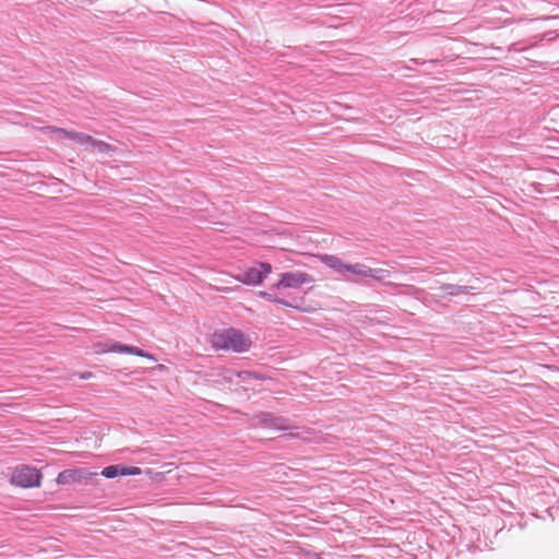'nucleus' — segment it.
<instances>
[{
    "label": "nucleus",
    "mask_w": 559,
    "mask_h": 559,
    "mask_svg": "<svg viewBox=\"0 0 559 559\" xmlns=\"http://www.w3.org/2000/svg\"><path fill=\"white\" fill-rule=\"evenodd\" d=\"M142 473L138 466L110 465L102 471V475L106 478H115L118 476H134Z\"/></svg>",
    "instance_id": "nucleus-8"
},
{
    "label": "nucleus",
    "mask_w": 559,
    "mask_h": 559,
    "mask_svg": "<svg viewBox=\"0 0 559 559\" xmlns=\"http://www.w3.org/2000/svg\"><path fill=\"white\" fill-rule=\"evenodd\" d=\"M91 147L100 154H107V153L115 152V147L111 144H109L105 141H102V140H97L95 138H93Z\"/></svg>",
    "instance_id": "nucleus-12"
},
{
    "label": "nucleus",
    "mask_w": 559,
    "mask_h": 559,
    "mask_svg": "<svg viewBox=\"0 0 559 559\" xmlns=\"http://www.w3.org/2000/svg\"><path fill=\"white\" fill-rule=\"evenodd\" d=\"M261 424L265 428L286 430L288 428L287 420L283 417H275L271 414H263L261 417Z\"/></svg>",
    "instance_id": "nucleus-9"
},
{
    "label": "nucleus",
    "mask_w": 559,
    "mask_h": 559,
    "mask_svg": "<svg viewBox=\"0 0 559 559\" xmlns=\"http://www.w3.org/2000/svg\"><path fill=\"white\" fill-rule=\"evenodd\" d=\"M41 131H44L46 133H52L55 140L61 141L62 139L70 140V134H72L73 130H67V129L58 128L55 126H48V127L41 128Z\"/></svg>",
    "instance_id": "nucleus-10"
},
{
    "label": "nucleus",
    "mask_w": 559,
    "mask_h": 559,
    "mask_svg": "<svg viewBox=\"0 0 559 559\" xmlns=\"http://www.w3.org/2000/svg\"><path fill=\"white\" fill-rule=\"evenodd\" d=\"M272 272L270 263L257 262L254 265L246 269L241 274L233 276L224 273L225 276L234 278L245 285H260L264 278Z\"/></svg>",
    "instance_id": "nucleus-4"
},
{
    "label": "nucleus",
    "mask_w": 559,
    "mask_h": 559,
    "mask_svg": "<svg viewBox=\"0 0 559 559\" xmlns=\"http://www.w3.org/2000/svg\"><path fill=\"white\" fill-rule=\"evenodd\" d=\"M94 476H97V473L86 468H68L57 475L56 483L62 486L86 484Z\"/></svg>",
    "instance_id": "nucleus-7"
},
{
    "label": "nucleus",
    "mask_w": 559,
    "mask_h": 559,
    "mask_svg": "<svg viewBox=\"0 0 559 559\" xmlns=\"http://www.w3.org/2000/svg\"><path fill=\"white\" fill-rule=\"evenodd\" d=\"M314 280L313 277L302 271H290V272H284L280 274L278 282L274 285L275 288L282 289V288H300L301 286L306 284L312 283Z\"/></svg>",
    "instance_id": "nucleus-6"
},
{
    "label": "nucleus",
    "mask_w": 559,
    "mask_h": 559,
    "mask_svg": "<svg viewBox=\"0 0 559 559\" xmlns=\"http://www.w3.org/2000/svg\"><path fill=\"white\" fill-rule=\"evenodd\" d=\"M91 377H92V372H88V371H86V372H84V373H82V374H81V378H82V379H88V378H91Z\"/></svg>",
    "instance_id": "nucleus-16"
},
{
    "label": "nucleus",
    "mask_w": 559,
    "mask_h": 559,
    "mask_svg": "<svg viewBox=\"0 0 559 559\" xmlns=\"http://www.w3.org/2000/svg\"><path fill=\"white\" fill-rule=\"evenodd\" d=\"M70 140H72L76 145L80 146H91L93 142V136L83 132L72 131L70 134Z\"/></svg>",
    "instance_id": "nucleus-11"
},
{
    "label": "nucleus",
    "mask_w": 559,
    "mask_h": 559,
    "mask_svg": "<svg viewBox=\"0 0 559 559\" xmlns=\"http://www.w3.org/2000/svg\"><path fill=\"white\" fill-rule=\"evenodd\" d=\"M217 281H218L219 283H224V282H225V281H224V280H222V278H218Z\"/></svg>",
    "instance_id": "nucleus-17"
},
{
    "label": "nucleus",
    "mask_w": 559,
    "mask_h": 559,
    "mask_svg": "<svg viewBox=\"0 0 559 559\" xmlns=\"http://www.w3.org/2000/svg\"><path fill=\"white\" fill-rule=\"evenodd\" d=\"M211 344L218 350L243 353L249 350L252 342L250 337L240 330L229 328L215 331L211 335Z\"/></svg>",
    "instance_id": "nucleus-2"
},
{
    "label": "nucleus",
    "mask_w": 559,
    "mask_h": 559,
    "mask_svg": "<svg viewBox=\"0 0 559 559\" xmlns=\"http://www.w3.org/2000/svg\"><path fill=\"white\" fill-rule=\"evenodd\" d=\"M442 288L445 289L451 295H457L464 292V288L461 286L447 285Z\"/></svg>",
    "instance_id": "nucleus-13"
},
{
    "label": "nucleus",
    "mask_w": 559,
    "mask_h": 559,
    "mask_svg": "<svg viewBox=\"0 0 559 559\" xmlns=\"http://www.w3.org/2000/svg\"><path fill=\"white\" fill-rule=\"evenodd\" d=\"M95 354L102 355L107 353H119V354H131L140 357H144L151 360H156L155 357L148 353H145L139 347L123 345L118 342H97L93 345Z\"/></svg>",
    "instance_id": "nucleus-5"
},
{
    "label": "nucleus",
    "mask_w": 559,
    "mask_h": 559,
    "mask_svg": "<svg viewBox=\"0 0 559 559\" xmlns=\"http://www.w3.org/2000/svg\"><path fill=\"white\" fill-rule=\"evenodd\" d=\"M40 469L27 464H21L12 469L10 484L20 488H38L41 485Z\"/></svg>",
    "instance_id": "nucleus-3"
},
{
    "label": "nucleus",
    "mask_w": 559,
    "mask_h": 559,
    "mask_svg": "<svg viewBox=\"0 0 559 559\" xmlns=\"http://www.w3.org/2000/svg\"><path fill=\"white\" fill-rule=\"evenodd\" d=\"M260 294H261V296H263V297L267 298V299H269V300H271V301L278 302V304H283V305H285V306H289V304L285 302L284 300H281V299H278V298H275V297H273L272 295H270V294H267V293H265V292H261Z\"/></svg>",
    "instance_id": "nucleus-14"
},
{
    "label": "nucleus",
    "mask_w": 559,
    "mask_h": 559,
    "mask_svg": "<svg viewBox=\"0 0 559 559\" xmlns=\"http://www.w3.org/2000/svg\"><path fill=\"white\" fill-rule=\"evenodd\" d=\"M317 257L324 265L334 270L342 276H345L346 273H350L357 277H372L381 281L386 273L383 269H371L361 263H345L340 258L332 254H319Z\"/></svg>",
    "instance_id": "nucleus-1"
},
{
    "label": "nucleus",
    "mask_w": 559,
    "mask_h": 559,
    "mask_svg": "<svg viewBox=\"0 0 559 559\" xmlns=\"http://www.w3.org/2000/svg\"><path fill=\"white\" fill-rule=\"evenodd\" d=\"M238 377L241 378L242 380H246L248 378H251L252 374L250 372H247V371H242V372H239L238 373Z\"/></svg>",
    "instance_id": "nucleus-15"
}]
</instances>
